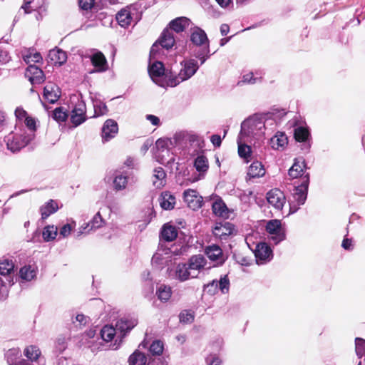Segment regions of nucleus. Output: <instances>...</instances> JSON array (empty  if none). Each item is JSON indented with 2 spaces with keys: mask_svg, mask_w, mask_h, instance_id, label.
<instances>
[{
  "mask_svg": "<svg viewBox=\"0 0 365 365\" xmlns=\"http://www.w3.org/2000/svg\"><path fill=\"white\" fill-rule=\"evenodd\" d=\"M276 126V122L272 118H266L255 115L242 123L240 138H250L255 140V146H259L263 140L265 132L272 130Z\"/></svg>",
  "mask_w": 365,
  "mask_h": 365,
  "instance_id": "1",
  "label": "nucleus"
},
{
  "mask_svg": "<svg viewBox=\"0 0 365 365\" xmlns=\"http://www.w3.org/2000/svg\"><path fill=\"white\" fill-rule=\"evenodd\" d=\"M210 268L207 266L205 257L202 255H195L185 263H180L175 267V277L180 282L197 278L200 273Z\"/></svg>",
  "mask_w": 365,
  "mask_h": 365,
  "instance_id": "2",
  "label": "nucleus"
},
{
  "mask_svg": "<svg viewBox=\"0 0 365 365\" xmlns=\"http://www.w3.org/2000/svg\"><path fill=\"white\" fill-rule=\"evenodd\" d=\"M180 65L181 68L177 75L170 73L168 84L170 87H175L180 83L190 79L199 68L197 61L193 58L184 60L180 63Z\"/></svg>",
  "mask_w": 365,
  "mask_h": 365,
  "instance_id": "3",
  "label": "nucleus"
},
{
  "mask_svg": "<svg viewBox=\"0 0 365 365\" xmlns=\"http://www.w3.org/2000/svg\"><path fill=\"white\" fill-rule=\"evenodd\" d=\"M159 57H151L148 66V73L152 81L161 87L169 86L168 78L170 74L165 73V70L163 63L158 60Z\"/></svg>",
  "mask_w": 365,
  "mask_h": 365,
  "instance_id": "4",
  "label": "nucleus"
},
{
  "mask_svg": "<svg viewBox=\"0 0 365 365\" xmlns=\"http://www.w3.org/2000/svg\"><path fill=\"white\" fill-rule=\"evenodd\" d=\"M175 37L170 29L163 30L159 39L152 46L150 56L155 58L164 55V49L168 50L175 44Z\"/></svg>",
  "mask_w": 365,
  "mask_h": 365,
  "instance_id": "5",
  "label": "nucleus"
},
{
  "mask_svg": "<svg viewBox=\"0 0 365 365\" xmlns=\"http://www.w3.org/2000/svg\"><path fill=\"white\" fill-rule=\"evenodd\" d=\"M115 19L121 27L126 28L132 23L136 24L140 19V14L137 6L130 5L120 9L116 14Z\"/></svg>",
  "mask_w": 365,
  "mask_h": 365,
  "instance_id": "6",
  "label": "nucleus"
},
{
  "mask_svg": "<svg viewBox=\"0 0 365 365\" xmlns=\"http://www.w3.org/2000/svg\"><path fill=\"white\" fill-rule=\"evenodd\" d=\"M171 145L173 140L169 138H160L156 141V158L161 164H169L175 161L173 153L169 149Z\"/></svg>",
  "mask_w": 365,
  "mask_h": 365,
  "instance_id": "7",
  "label": "nucleus"
},
{
  "mask_svg": "<svg viewBox=\"0 0 365 365\" xmlns=\"http://www.w3.org/2000/svg\"><path fill=\"white\" fill-rule=\"evenodd\" d=\"M266 230L269 234V239L274 245L279 244L286 238V230L279 220H271L267 222Z\"/></svg>",
  "mask_w": 365,
  "mask_h": 365,
  "instance_id": "8",
  "label": "nucleus"
},
{
  "mask_svg": "<svg viewBox=\"0 0 365 365\" xmlns=\"http://www.w3.org/2000/svg\"><path fill=\"white\" fill-rule=\"evenodd\" d=\"M179 253L170 248L158 249L152 257V264L158 269L169 265L173 259V255Z\"/></svg>",
  "mask_w": 365,
  "mask_h": 365,
  "instance_id": "9",
  "label": "nucleus"
},
{
  "mask_svg": "<svg viewBox=\"0 0 365 365\" xmlns=\"http://www.w3.org/2000/svg\"><path fill=\"white\" fill-rule=\"evenodd\" d=\"M307 175L303 178L302 182L298 185H295L292 191V197L294 200L297 202V206H291V210L296 212L300 205L304 204L307 200V190L309 186Z\"/></svg>",
  "mask_w": 365,
  "mask_h": 365,
  "instance_id": "10",
  "label": "nucleus"
},
{
  "mask_svg": "<svg viewBox=\"0 0 365 365\" xmlns=\"http://www.w3.org/2000/svg\"><path fill=\"white\" fill-rule=\"evenodd\" d=\"M14 267L12 259L5 258L0 261V274L5 277V279L0 278L1 286L6 287L13 284Z\"/></svg>",
  "mask_w": 365,
  "mask_h": 365,
  "instance_id": "11",
  "label": "nucleus"
},
{
  "mask_svg": "<svg viewBox=\"0 0 365 365\" xmlns=\"http://www.w3.org/2000/svg\"><path fill=\"white\" fill-rule=\"evenodd\" d=\"M288 175L290 179L299 178L300 182H302L303 178L307 175L308 182H309V173L307 172V165L303 158L294 160V163L288 170Z\"/></svg>",
  "mask_w": 365,
  "mask_h": 365,
  "instance_id": "12",
  "label": "nucleus"
},
{
  "mask_svg": "<svg viewBox=\"0 0 365 365\" xmlns=\"http://www.w3.org/2000/svg\"><path fill=\"white\" fill-rule=\"evenodd\" d=\"M138 324V319L134 317H125L120 319L115 324V327L118 331L117 340L122 342L123 339L132 329Z\"/></svg>",
  "mask_w": 365,
  "mask_h": 365,
  "instance_id": "13",
  "label": "nucleus"
},
{
  "mask_svg": "<svg viewBox=\"0 0 365 365\" xmlns=\"http://www.w3.org/2000/svg\"><path fill=\"white\" fill-rule=\"evenodd\" d=\"M34 135H9L6 138L7 148L12 152H16L25 147L32 139Z\"/></svg>",
  "mask_w": 365,
  "mask_h": 365,
  "instance_id": "14",
  "label": "nucleus"
},
{
  "mask_svg": "<svg viewBox=\"0 0 365 365\" xmlns=\"http://www.w3.org/2000/svg\"><path fill=\"white\" fill-rule=\"evenodd\" d=\"M257 263L264 264L270 261L273 257L272 250L266 242H259L256 245L254 250Z\"/></svg>",
  "mask_w": 365,
  "mask_h": 365,
  "instance_id": "15",
  "label": "nucleus"
},
{
  "mask_svg": "<svg viewBox=\"0 0 365 365\" xmlns=\"http://www.w3.org/2000/svg\"><path fill=\"white\" fill-rule=\"evenodd\" d=\"M90 58L94 69L89 71V73H102L108 70V66L104 54L101 51H95L93 53L88 56Z\"/></svg>",
  "mask_w": 365,
  "mask_h": 365,
  "instance_id": "16",
  "label": "nucleus"
},
{
  "mask_svg": "<svg viewBox=\"0 0 365 365\" xmlns=\"http://www.w3.org/2000/svg\"><path fill=\"white\" fill-rule=\"evenodd\" d=\"M86 106L83 101L78 100L71 110V121L75 127L81 125L86 120Z\"/></svg>",
  "mask_w": 365,
  "mask_h": 365,
  "instance_id": "17",
  "label": "nucleus"
},
{
  "mask_svg": "<svg viewBox=\"0 0 365 365\" xmlns=\"http://www.w3.org/2000/svg\"><path fill=\"white\" fill-rule=\"evenodd\" d=\"M266 197L268 203L277 210H281L286 202L284 192L279 189L271 190L267 193Z\"/></svg>",
  "mask_w": 365,
  "mask_h": 365,
  "instance_id": "18",
  "label": "nucleus"
},
{
  "mask_svg": "<svg viewBox=\"0 0 365 365\" xmlns=\"http://www.w3.org/2000/svg\"><path fill=\"white\" fill-rule=\"evenodd\" d=\"M183 197L187 206L192 210H197L202 206V197L195 190L188 189L185 190Z\"/></svg>",
  "mask_w": 365,
  "mask_h": 365,
  "instance_id": "19",
  "label": "nucleus"
},
{
  "mask_svg": "<svg viewBox=\"0 0 365 365\" xmlns=\"http://www.w3.org/2000/svg\"><path fill=\"white\" fill-rule=\"evenodd\" d=\"M24 354L27 358V365H43L41 351L37 346L29 345L24 350Z\"/></svg>",
  "mask_w": 365,
  "mask_h": 365,
  "instance_id": "20",
  "label": "nucleus"
},
{
  "mask_svg": "<svg viewBox=\"0 0 365 365\" xmlns=\"http://www.w3.org/2000/svg\"><path fill=\"white\" fill-rule=\"evenodd\" d=\"M190 40L196 46H203L204 45L210 44V41L205 31L197 26L190 28Z\"/></svg>",
  "mask_w": 365,
  "mask_h": 365,
  "instance_id": "21",
  "label": "nucleus"
},
{
  "mask_svg": "<svg viewBox=\"0 0 365 365\" xmlns=\"http://www.w3.org/2000/svg\"><path fill=\"white\" fill-rule=\"evenodd\" d=\"M118 331L116 327L110 325L104 326L101 330V335L103 341L106 342L114 340V344L112 345V349H118L121 344L119 340H117V335Z\"/></svg>",
  "mask_w": 365,
  "mask_h": 365,
  "instance_id": "22",
  "label": "nucleus"
},
{
  "mask_svg": "<svg viewBox=\"0 0 365 365\" xmlns=\"http://www.w3.org/2000/svg\"><path fill=\"white\" fill-rule=\"evenodd\" d=\"M234 230L232 224L228 222H216L212 229L214 235L221 240H226Z\"/></svg>",
  "mask_w": 365,
  "mask_h": 365,
  "instance_id": "23",
  "label": "nucleus"
},
{
  "mask_svg": "<svg viewBox=\"0 0 365 365\" xmlns=\"http://www.w3.org/2000/svg\"><path fill=\"white\" fill-rule=\"evenodd\" d=\"M25 76L32 84H40L43 83L45 79L42 70L35 65H30L27 67Z\"/></svg>",
  "mask_w": 365,
  "mask_h": 365,
  "instance_id": "24",
  "label": "nucleus"
},
{
  "mask_svg": "<svg viewBox=\"0 0 365 365\" xmlns=\"http://www.w3.org/2000/svg\"><path fill=\"white\" fill-rule=\"evenodd\" d=\"M118 132V125L115 120L108 119L102 128V138L104 141H108L113 138Z\"/></svg>",
  "mask_w": 365,
  "mask_h": 365,
  "instance_id": "25",
  "label": "nucleus"
},
{
  "mask_svg": "<svg viewBox=\"0 0 365 365\" xmlns=\"http://www.w3.org/2000/svg\"><path fill=\"white\" fill-rule=\"evenodd\" d=\"M61 96V91L58 86L48 83L43 88V97L50 103H56Z\"/></svg>",
  "mask_w": 365,
  "mask_h": 365,
  "instance_id": "26",
  "label": "nucleus"
},
{
  "mask_svg": "<svg viewBox=\"0 0 365 365\" xmlns=\"http://www.w3.org/2000/svg\"><path fill=\"white\" fill-rule=\"evenodd\" d=\"M191 24V21L190 19L181 16L178 17L170 23V29L171 31H174L176 33H181L184 31V30L187 28Z\"/></svg>",
  "mask_w": 365,
  "mask_h": 365,
  "instance_id": "27",
  "label": "nucleus"
},
{
  "mask_svg": "<svg viewBox=\"0 0 365 365\" xmlns=\"http://www.w3.org/2000/svg\"><path fill=\"white\" fill-rule=\"evenodd\" d=\"M205 254L210 260L217 262V264L224 262L222 251L217 245H213L206 247Z\"/></svg>",
  "mask_w": 365,
  "mask_h": 365,
  "instance_id": "28",
  "label": "nucleus"
},
{
  "mask_svg": "<svg viewBox=\"0 0 365 365\" xmlns=\"http://www.w3.org/2000/svg\"><path fill=\"white\" fill-rule=\"evenodd\" d=\"M288 143L287 135L282 132H277L271 139L270 145L274 150L283 149Z\"/></svg>",
  "mask_w": 365,
  "mask_h": 365,
  "instance_id": "29",
  "label": "nucleus"
},
{
  "mask_svg": "<svg viewBox=\"0 0 365 365\" xmlns=\"http://www.w3.org/2000/svg\"><path fill=\"white\" fill-rule=\"evenodd\" d=\"M212 212L218 217L227 218L228 217V209L225 203L222 199L217 198L212 205Z\"/></svg>",
  "mask_w": 365,
  "mask_h": 365,
  "instance_id": "30",
  "label": "nucleus"
},
{
  "mask_svg": "<svg viewBox=\"0 0 365 365\" xmlns=\"http://www.w3.org/2000/svg\"><path fill=\"white\" fill-rule=\"evenodd\" d=\"M153 184L156 188H161L166 184V173L165 170L160 168H156L153 170Z\"/></svg>",
  "mask_w": 365,
  "mask_h": 365,
  "instance_id": "31",
  "label": "nucleus"
},
{
  "mask_svg": "<svg viewBox=\"0 0 365 365\" xmlns=\"http://www.w3.org/2000/svg\"><path fill=\"white\" fill-rule=\"evenodd\" d=\"M160 207L163 210H172L175 204V197L170 192H163L158 198Z\"/></svg>",
  "mask_w": 365,
  "mask_h": 365,
  "instance_id": "32",
  "label": "nucleus"
},
{
  "mask_svg": "<svg viewBox=\"0 0 365 365\" xmlns=\"http://www.w3.org/2000/svg\"><path fill=\"white\" fill-rule=\"evenodd\" d=\"M160 236L163 240L172 242L175 240L178 236V230L173 225L165 224L162 228Z\"/></svg>",
  "mask_w": 365,
  "mask_h": 365,
  "instance_id": "33",
  "label": "nucleus"
},
{
  "mask_svg": "<svg viewBox=\"0 0 365 365\" xmlns=\"http://www.w3.org/2000/svg\"><path fill=\"white\" fill-rule=\"evenodd\" d=\"M265 173V169L261 162L255 161L249 167L247 177L249 178H261Z\"/></svg>",
  "mask_w": 365,
  "mask_h": 365,
  "instance_id": "34",
  "label": "nucleus"
},
{
  "mask_svg": "<svg viewBox=\"0 0 365 365\" xmlns=\"http://www.w3.org/2000/svg\"><path fill=\"white\" fill-rule=\"evenodd\" d=\"M37 269L33 265H26L20 269L19 275L21 279L29 282L36 277Z\"/></svg>",
  "mask_w": 365,
  "mask_h": 365,
  "instance_id": "35",
  "label": "nucleus"
},
{
  "mask_svg": "<svg viewBox=\"0 0 365 365\" xmlns=\"http://www.w3.org/2000/svg\"><path fill=\"white\" fill-rule=\"evenodd\" d=\"M113 184L115 191L125 190L128 185V176L124 173H116L113 178Z\"/></svg>",
  "mask_w": 365,
  "mask_h": 365,
  "instance_id": "36",
  "label": "nucleus"
},
{
  "mask_svg": "<svg viewBox=\"0 0 365 365\" xmlns=\"http://www.w3.org/2000/svg\"><path fill=\"white\" fill-rule=\"evenodd\" d=\"M48 56L51 60L59 66L62 65L66 61V53L61 49H53L49 51Z\"/></svg>",
  "mask_w": 365,
  "mask_h": 365,
  "instance_id": "37",
  "label": "nucleus"
},
{
  "mask_svg": "<svg viewBox=\"0 0 365 365\" xmlns=\"http://www.w3.org/2000/svg\"><path fill=\"white\" fill-rule=\"evenodd\" d=\"M58 207L57 203L53 200H50L48 202H46L44 205H43L41 209V218L43 220L46 219L51 214L56 212L58 210Z\"/></svg>",
  "mask_w": 365,
  "mask_h": 365,
  "instance_id": "38",
  "label": "nucleus"
},
{
  "mask_svg": "<svg viewBox=\"0 0 365 365\" xmlns=\"http://www.w3.org/2000/svg\"><path fill=\"white\" fill-rule=\"evenodd\" d=\"M156 294L161 302H165L171 297L172 289L170 286L160 284L157 289Z\"/></svg>",
  "mask_w": 365,
  "mask_h": 365,
  "instance_id": "39",
  "label": "nucleus"
},
{
  "mask_svg": "<svg viewBox=\"0 0 365 365\" xmlns=\"http://www.w3.org/2000/svg\"><path fill=\"white\" fill-rule=\"evenodd\" d=\"M294 136L297 141L305 142L309 136V131L305 126H297L294 130Z\"/></svg>",
  "mask_w": 365,
  "mask_h": 365,
  "instance_id": "40",
  "label": "nucleus"
},
{
  "mask_svg": "<svg viewBox=\"0 0 365 365\" xmlns=\"http://www.w3.org/2000/svg\"><path fill=\"white\" fill-rule=\"evenodd\" d=\"M201 48L195 51L194 56L200 61V64L202 65L210 56V44L200 46Z\"/></svg>",
  "mask_w": 365,
  "mask_h": 365,
  "instance_id": "41",
  "label": "nucleus"
},
{
  "mask_svg": "<svg viewBox=\"0 0 365 365\" xmlns=\"http://www.w3.org/2000/svg\"><path fill=\"white\" fill-rule=\"evenodd\" d=\"M58 234V228L54 225L46 226L43 230L42 236L46 242H50L56 239Z\"/></svg>",
  "mask_w": 365,
  "mask_h": 365,
  "instance_id": "42",
  "label": "nucleus"
},
{
  "mask_svg": "<svg viewBox=\"0 0 365 365\" xmlns=\"http://www.w3.org/2000/svg\"><path fill=\"white\" fill-rule=\"evenodd\" d=\"M238 154L240 158L245 159L247 162L249 161L252 155V148L245 143H242L241 140H238Z\"/></svg>",
  "mask_w": 365,
  "mask_h": 365,
  "instance_id": "43",
  "label": "nucleus"
},
{
  "mask_svg": "<svg viewBox=\"0 0 365 365\" xmlns=\"http://www.w3.org/2000/svg\"><path fill=\"white\" fill-rule=\"evenodd\" d=\"M147 358L145 355L139 351H135L129 357L130 365H145Z\"/></svg>",
  "mask_w": 365,
  "mask_h": 365,
  "instance_id": "44",
  "label": "nucleus"
},
{
  "mask_svg": "<svg viewBox=\"0 0 365 365\" xmlns=\"http://www.w3.org/2000/svg\"><path fill=\"white\" fill-rule=\"evenodd\" d=\"M88 223L90 227L89 231H95L103 226L105 220L103 219L100 212H98Z\"/></svg>",
  "mask_w": 365,
  "mask_h": 365,
  "instance_id": "45",
  "label": "nucleus"
},
{
  "mask_svg": "<svg viewBox=\"0 0 365 365\" xmlns=\"http://www.w3.org/2000/svg\"><path fill=\"white\" fill-rule=\"evenodd\" d=\"M194 166L197 171L205 172L209 167L207 158L203 155H198L195 160Z\"/></svg>",
  "mask_w": 365,
  "mask_h": 365,
  "instance_id": "46",
  "label": "nucleus"
},
{
  "mask_svg": "<svg viewBox=\"0 0 365 365\" xmlns=\"http://www.w3.org/2000/svg\"><path fill=\"white\" fill-rule=\"evenodd\" d=\"M68 221L69 222L63 225L59 230V235L61 237H68L76 227V222L75 220L71 219Z\"/></svg>",
  "mask_w": 365,
  "mask_h": 365,
  "instance_id": "47",
  "label": "nucleus"
},
{
  "mask_svg": "<svg viewBox=\"0 0 365 365\" xmlns=\"http://www.w3.org/2000/svg\"><path fill=\"white\" fill-rule=\"evenodd\" d=\"M68 116L66 110L62 107L56 108L52 113L53 118L58 123L65 122Z\"/></svg>",
  "mask_w": 365,
  "mask_h": 365,
  "instance_id": "48",
  "label": "nucleus"
},
{
  "mask_svg": "<svg viewBox=\"0 0 365 365\" xmlns=\"http://www.w3.org/2000/svg\"><path fill=\"white\" fill-rule=\"evenodd\" d=\"M355 352L359 359L365 356V339L360 337L355 339Z\"/></svg>",
  "mask_w": 365,
  "mask_h": 365,
  "instance_id": "49",
  "label": "nucleus"
},
{
  "mask_svg": "<svg viewBox=\"0 0 365 365\" xmlns=\"http://www.w3.org/2000/svg\"><path fill=\"white\" fill-rule=\"evenodd\" d=\"M72 322L76 327L82 328L90 322V318L83 314H78Z\"/></svg>",
  "mask_w": 365,
  "mask_h": 365,
  "instance_id": "50",
  "label": "nucleus"
},
{
  "mask_svg": "<svg viewBox=\"0 0 365 365\" xmlns=\"http://www.w3.org/2000/svg\"><path fill=\"white\" fill-rule=\"evenodd\" d=\"M94 117L106 115L108 113L106 105L101 101H95L93 103Z\"/></svg>",
  "mask_w": 365,
  "mask_h": 365,
  "instance_id": "51",
  "label": "nucleus"
},
{
  "mask_svg": "<svg viewBox=\"0 0 365 365\" xmlns=\"http://www.w3.org/2000/svg\"><path fill=\"white\" fill-rule=\"evenodd\" d=\"M150 351L153 355H160L163 351V343L160 340L154 341L150 346Z\"/></svg>",
  "mask_w": 365,
  "mask_h": 365,
  "instance_id": "52",
  "label": "nucleus"
},
{
  "mask_svg": "<svg viewBox=\"0 0 365 365\" xmlns=\"http://www.w3.org/2000/svg\"><path fill=\"white\" fill-rule=\"evenodd\" d=\"M41 2H43V0H32L22 6V9H24L26 13H30L38 9L39 8L38 4Z\"/></svg>",
  "mask_w": 365,
  "mask_h": 365,
  "instance_id": "53",
  "label": "nucleus"
},
{
  "mask_svg": "<svg viewBox=\"0 0 365 365\" xmlns=\"http://www.w3.org/2000/svg\"><path fill=\"white\" fill-rule=\"evenodd\" d=\"M219 284V289L222 293L226 294L229 292L230 288V280L227 275L221 277L220 280L217 281Z\"/></svg>",
  "mask_w": 365,
  "mask_h": 365,
  "instance_id": "54",
  "label": "nucleus"
},
{
  "mask_svg": "<svg viewBox=\"0 0 365 365\" xmlns=\"http://www.w3.org/2000/svg\"><path fill=\"white\" fill-rule=\"evenodd\" d=\"M24 123L26 128L31 132L34 133L36 130V120L34 118L29 116L26 118Z\"/></svg>",
  "mask_w": 365,
  "mask_h": 365,
  "instance_id": "55",
  "label": "nucleus"
},
{
  "mask_svg": "<svg viewBox=\"0 0 365 365\" xmlns=\"http://www.w3.org/2000/svg\"><path fill=\"white\" fill-rule=\"evenodd\" d=\"M194 319L193 314L188 311H183L180 314V321L183 323H191Z\"/></svg>",
  "mask_w": 365,
  "mask_h": 365,
  "instance_id": "56",
  "label": "nucleus"
},
{
  "mask_svg": "<svg viewBox=\"0 0 365 365\" xmlns=\"http://www.w3.org/2000/svg\"><path fill=\"white\" fill-rule=\"evenodd\" d=\"M171 140H173V145L181 143L183 140H186V132L180 131L176 133Z\"/></svg>",
  "mask_w": 365,
  "mask_h": 365,
  "instance_id": "57",
  "label": "nucleus"
},
{
  "mask_svg": "<svg viewBox=\"0 0 365 365\" xmlns=\"http://www.w3.org/2000/svg\"><path fill=\"white\" fill-rule=\"evenodd\" d=\"M257 78L253 77L252 73H249L242 76V81H240L238 84L241 85L242 83L254 84L257 83Z\"/></svg>",
  "mask_w": 365,
  "mask_h": 365,
  "instance_id": "58",
  "label": "nucleus"
},
{
  "mask_svg": "<svg viewBox=\"0 0 365 365\" xmlns=\"http://www.w3.org/2000/svg\"><path fill=\"white\" fill-rule=\"evenodd\" d=\"M207 365H221L222 361L216 354H210L206 358Z\"/></svg>",
  "mask_w": 365,
  "mask_h": 365,
  "instance_id": "59",
  "label": "nucleus"
},
{
  "mask_svg": "<svg viewBox=\"0 0 365 365\" xmlns=\"http://www.w3.org/2000/svg\"><path fill=\"white\" fill-rule=\"evenodd\" d=\"M15 116L19 121L25 120L26 118L29 117L27 112L21 107H17L15 110Z\"/></svg>",
  "mask_w": 365,
  "mask_h": 365,
  "instance_id": "60",
  "label": "nucleus"
},
{
  "mask_svg": "<svg viewBox=\"0 0 365 365\" xmlns=\"http://www.w3.org/2000/svg\"><path fill=\"white\" fill-rule=\"evenodd\" d=\"M205 289L207 292L211 294H213L219 289V284L217 280H213L212 282L206 285Z\"/></svg>",
  "mask_w": 365,
  "mask_h": 365,
  "instance_id": "61",
  "label": "nucleus"
},
{
  "mask_svg": "<svg viewBox=\"0 0 365 365\" xmlns=\"http://www.w3.org/2000/svg\"><path fill=\"white\" fill-rule=\"evenodd\" d=\"M79 6L83 10L91 9L94 5V0H79Z\"/></svg>",
  "mask_w": 365,
  "mask_h": 365,
  "instance_id": "62",
  "label": "nucleus"
},
{
  "mask_svg": "<svg viewBox=\"0 0 365 365\" xmlns=\"http://www.w3.org/2000/svg\"><path fill=\"white\" fill-rule=\"evenodd\" d=\"M11 60V56L7 51L0 49V65L6 64Z\"/></svg>",
  "mask_w": 365,
  "mask_h": 365,
  "instance_id": "63",
  "label": "nucleus"
},
{
  "mask_svg": "<svg viewBox=\"0 0 365 365\" xmlns=\"http://www.w3.org/2000/svg\"><path fill=\"white\" fill-rule=\"evenodd\" d=\"M219 6L223 9H230L233 6L232 0H215Z\"/></svg>",
  "mask_w": 365,
  "mask_h": 365,
  "instance_id": "64",
  "label": "nucleus"
}]
</instances>
